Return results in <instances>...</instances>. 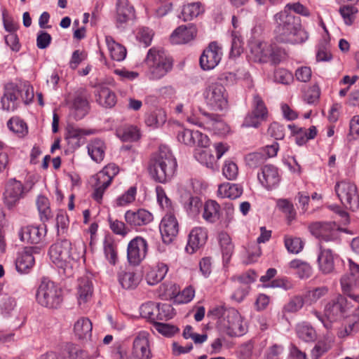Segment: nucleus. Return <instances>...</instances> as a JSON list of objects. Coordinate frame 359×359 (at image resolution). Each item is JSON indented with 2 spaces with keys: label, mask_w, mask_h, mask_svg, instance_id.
Returning a JSON list of instances; mask_svg holds the SVG:
<instances>
[{
  "label": "nucleus",
  "mask_w": 359,
  "mask_h": 359,
  "mask_svg": "<svg viewBox=\"0 0 359 359\" xmlns=\"http://www.w3.org/2000/svg\"><path fill=\"white\" fill-rule=\"evenodd\" d=\"M148 336V333L142 332L135 338L133 355L136 359H150L151 358Z\"/></svg>",
  "instance_id": "obj_22"
},
{
  "label": "nucleus",
  "mask_w": 359,
  "mask_h": 359,
  "mask_svg": "<svg viewBox=\"0 0 359 359\" xmlns=\"http://www.w3.org/2000/svg\"><path fill=\"white\" fill-rule=\"evenodd\" d=\"M258 178L262 184L268 189L276 187L280 182L278 170L271 165L264 166L262 169V175H258Z\"/></svg>",
  "instance_id": "obj_29"
},
{
  "label": "nucleus",
  "mask_w": 359,
  "mask_h": 359,
  "mask_svg": "<svg viewBox=\"0 0 359 359\" xmlns=\"http://www.w3.org/2000/svg\"><path fill=\"white\" fill-rule=\"evenodd\" d=\"M36 203L41 220L43 222L48 221L53 217L48 199L43 196H39Z\"/></svg>",
  "instance_id": "obj_47"
},
{
  "label": "nucleus",
  "mask_w": 359,
  "mask_h": 359,
  "mask_svg": "<svg viewBox=\"0 0 359 359\" xmlns=\"http://www.w3.org/2000/svg\"><path fill=\"white\" fill-rule=\"evenodd\" d=\"M289 266L295 271V274L300 279H308L312 276V266L306 261L294 259L289 263Z\"/></svg>",
  "instance_id": "obj_35"
},
{
  "label": "nucleus",
  "mask_w": 359,
  "mask_h": 359,
  "mask_svg": "<svg viewBox=\"0 0 359 359\" xmlns=\"http://www.w3.org/2000/svg\"><path fill=\"white\" fill-rule=\"evenodd\" d=\"M311 233L322 242L337 241V225L332 222H316L309 226Z\"/></svg>",
  "instance_id": "obj_11"
},
{
  "label": "nucleus",
  "mask_w": 359,
  "mask_h": 359,
  "mask_svg": "<svg viewBox=\"0 0 359 359\" xmlns=\"http://www.w3.org/2000/svg\"><path fill=\"white\" fill-rule=\"evenodd\" d=\"M103 252L105 259L111 265H116L118 261V248L111 238H106L103 242Z\"/></svg>",
  "instance_id": "obj_38"
},
{
  "label": "nucleus",
  "mask_w": 359,
  "mask_h": 359,
  "mask_svg": "<svg viewBox=\"0 0 359 359\" xmlns=\"http://www.w3.org/2000/svg\"><path fill=\"white\" fill-rule=\"evenodd\" d=\"M175 316L174 309L169 304H158L156 305L155 321L168 320Z\"/></svg>",
  "instance_id": "obj_51"
},
{
  "label": "nucleus",
  "mask_w": 359,
  "mask_h": 359,
  "mask_svg": "<svg viewBox=\"0 0 359 359\" xmlns=\"http://www.w3.org/2000/svg\"><path fill=\"white\" fill-rule=\"evenodd\" d=\"M205 117V130L212 131L215 135L224 137L230 133V127L216 114L202 112Z\"/></svg>",
  "instance_id": "obj_19"
},
{
  "label": "nucleus",
  "mask_w": 359,
  "mask_h": 359,
  "mask_svg": "<svg viewBox=\"0 0 359 359\" xmlns=\"http://www.w3.org/2000/svg\"><path fill=\"white\" fill-rule=\"evenodd\" d=\"M296 332L299 338L304 341H313L316 338L315 330L305 323L298 324L296 327Z\"/></svg>",
  "instance_id": "obj_49"
},
{
  "label": "nucleus",
  "mask_w": 359,
  "mask_h": 359,
  "mask_svg": "<svg viewBox=\"0 0 359 359\" xmlns=\"http://www.w3.org/2000/svg\"><path fill=\"white\" fill-rule=\"evenodd\" d=\"M166 121V114L163 109H156L146 114L144 122L147 126L158 128L161 126Z\"/></svg>",
  "instance_id": "obj_40"
},
{
  "label": "nucleus",
  "mask_w": 359,
  "mask_h": 359,
  "mask_svg": "<svg viewBox=\"0 0 359 359\" xmlns=\"http://www.w3.org/2000/svg\"><path fill=\"white\" fill-rule=\"evenodd\" d=\"M267 134L276 140H283L285 135V126L278 122L273 121L269 126Z\"/></svg>",
  "instance_id": "obj_57"
},
{
  "label": "nucleus",
  "mask_w": 359,
  "mask_h": 359,
  "mask_svg": "<svg viewBox=\"0 0 359 359\" xmlns=\"http://www.w3.org/2000/svg\"><path fill=\"white\" fill-rule=\"evenodd\" d=\"M219 242L224 259L229 261L233 251V245L230 236L226 233L222 232L219 234Z\"/></svg>",
  "instance_id": "obj_50"
},
{
  "label": "nucleus",
  "mask_w": 359,
  "mask_h": 359,
  "mask_svg": "<svg viewBox=\"0 0 359 359\" xmlns=\"http://www.w3.org/2000/svg\"><path fill=\"white\" fill-rule=\"evenodd\" d=\"M105 42L112 60L121 62L126 58L127 54L126 48L121 44L116 42L112 36H106Z\"/></svg>",
  "instance_id": "obj_34"
},
{
  "label": "nucleus",
  "mask_w": 359,
  "mask_h": 359,
  "mask_svg": "<svg viewBox=\"0 0 359 359\" xmlns=\"http://www.w3.org/2000/svg\"><path fill=\"white\" fill-rule=\"evenodd\" d=\"M148 244L147 241L140 236L132 239L127 248V258L133 265H138L147 256Z\"/></svg>",
  "instance_id": "obj_13"
},
{
  "label": "nucleus",
  "mask_w": 359,
  "mask_h": 359,
  "mask_svg": "<svg viewBox=\"0 0 359 359\" xmlns=\"http://www.w3.org/2000/svg\"><path fill=\"white\" fill-rule=\"evenodd\" d=\"M145 62L148 67V76L151 80L161 79L172 67V60L162 49H149Z\"/></svg>",
  "instance_id": "obj_4"
},
{
  "label": "nucleus",
  "mask_w": 359,
  "mask_h": 359,
  "mask_svg": "<svg viewBox=\"0 0 359 359\" xmlns=\"http://www.w3.org/2000/svg\"><path fill=\"white\" fill-rule=\"evenodd\" d=\"M67 104L69 109V116L76 121L84 118L90 111V104L86 91L79 89L72 96L69 97Z\"/></svg>",
  "instance_id": "obj_8"
},
{
  "label": "nucleus",
  "mask_w": 359,
  "mask_h": 359,
  "mask_svg": "<svg viewBox=\"0 0 359 359\" xmlns=\"http://www.w3.org/2000/svg\"><path fill=\"white\" fill-rule=\"evenodd\" d=\"M93 325L91 321L85 317H81L74 325V334L81 341H88L92 337Z\"/></svg>",
  "instance_id": "obj_28"
},
{
  "label": "nucleus",
  "mask_w": 359,
  "mask_h": 359,
  "mask_svg": "<svg viewBox=\"0 0 359 359\" xmlns=\"http://www.w3.org/2000/svg\"><path fill=\"white\" fill-rule=\"evenodd\" d=\"M336 194L341 203L355 210L359 208V195L356 186L348 181H341L335 185Z\"/></svg>",
  "instance_id": "obj_9"
},
{
  "label": "nucleus",
  "mask_w": 359,
  "mask_h": 359,
  "mask_svg": "<svg viewBox=\"0 0 359 359\" xmlns=\"http://www.w3.org/2000/svg\"><path fill=\"white\" fill-rule=\"evenodd\" d=\"M106 147L101 140L95 139L88 145V151L90 157H102Z\"/></svg>",
  "instance_id": "obj_55"
},
{
  "label": "nucleus",
  "mask_w": 359,
  "mask_h": 359,
  "mask_svg": "<svg viewBox=\"0 0 359 359\" xmlns=\"http://www.w3.org/2000/svg\"><path fill=\"white\" fill-rule=\"evenodd\" d=\"M216 318H220L221 328L230 337L242 336L245 332L243 318L239 312L234 309H224L217 307L210 311Z\"/></svg>",
  "instance_id": "obj_3"
},
{
  "label": "nucleus",
  "mask_w": 359,
  "mask_h": 359,
  "mask_svg": "<svg viewBox=\"0 0 359 359\" xmlns=\"http://www.w3.org/2000/svg\"><path fill=\"white\" fill-rule=\"evenodd\" d=\"M287 127L291 130L296 143L299 146L306 144L308 140L313 139L317 134V130L315 126H311L308 130L298 128L295 125L292 124L288 125Z\"/></svg>",
  "instance_id": "obj_32"
},
{
  "label": "nucleus",
  "mask_w": 359,
  "mask_h": 359,
  "mask_svg": "<svg viewBox=\"0 0 359 359\" xmlns=\"http://www.w3.org/2000/svg\"><path fill=\"white\" fill-rule=\"evenodd\" d=\"M203 206L201 200L198 196H190L184 204V208L189 215L196 216Z\"/></svg>",
  "instance_id": "obj_53"
},
{
  "label": "nucleus",
  "mask_w": 359,
  "mask_h": 359,
  "mask_svg": "<svg viewBox=\"0 0 359 359\" xmlns=\"http://www.w3.org/2000/svg\"><path fill=\"white\" fill-rule=\"evenodd\" d=\"M152 327L158 333L165 337H171L178 331V328L172 325L158 321H155Z\"/></svg>",
  "instance_id": "obj_62"
},
{
  "label": "nucleus",
  "mask_w": 359,
  "mask_h": 359,
  "mask_svg": "<svg viewBox=\"0 0 359 359\" xmlns=\"http://www.w3.org/2000/svg\"><path fill=\"white\" fill-rule=\"evenodd\" d=\"M205 102L212 109L222 111L228 107V94L225 87L219 83H212L203 93Z\"/></svg>",
  "instance_id": "obj_7"
},
{
  "label": "nucleus",
  "mask_w": 359,
  "mask_h": 359,
  "mask_svg": "<svg viewBox=\"0 0 359 359\" xmlns=\"http://www.w3.org/2000/svg\"><path fill=\"white\" fill-rule=\"evenodd\" d=\"M135 18L134 7L128 0H120L117 4L116 26L125 28L129 22Z\"/></svg>",
  "instance_id": "obj_23"
},
{
  "label": "nucleus",
  "mask_w": 359,
  "mask_h": 359,
  "mask_svg": "<svg viewBox=\"0 0 359 359\" xmlns=\"http://www.w3.org/2000/svg\"><path fill=\"white\" fill-rule=\"evenodd\" d=\"M222 174L229 180H234L238 175V168L231 160L225 161L222 167Z\"/></svg>",
  "instance_id": "obj_56"
},
{
  "label": "nucleus",
  "mask_w": 359,
  "mask_h": 359,
  "mask_svg": "<svg viewBox=\"0 0 359 359\" xmlns=\"http://www.w3.org/2000/svg\"><path fill=\"white\" fill-rule=\"evenodd\" d=\"M34 249L25 248L18 254L15 261L16 269L21 273H27L33 267L35 259L33 255Z\"/></svg>",
  "instance_id": "obj_30"
},
{
  "label": "nucleus",
  "mask_w": 359,
  "mask_h": 359,
  "mask_svg": "<svg viewBox=\"0 0 359 359\" xmlns=\"http://www.w3.org/2000/svg\"><path fill=\"white\" fill-rule=\"evenodd\" d=\"M168 271V266L164 263H158L156 266L151 268L147 273V281L148 284L154 285L161 281Z\"/></svg>",
  "instance_id": "obj_36"
},
{
  "label": "nucleus",
  "mask_w": 359,
  "mask_h": 359,
  "mask_svg": "<svg viewBox=\"0 0 359 359\" xmlns=\"http://www.w3.org/2000/svg\"><path fill=\"white\" fill-rule=\"evenodd\" d=\"M351 304V302H348L344 297L339 294L326 304L324 315L330 322L340 320L347 313Z\"/></svg>",
  "instance_id": "obj_10"
},
{
  "label": "nucleus",
  "mask_w": 359,
  "mask_h": 359,
  "mask_svg": "<svg viewBox=\"0 0 359 359\" xmlns=\"http://www.w3.org/2000/svg\"><path fill=\"white\" fill-rule=\"evenodd\" d=\"M85 245L82 242L74 243L66 239L57 241L49 249V255L52 262L59 268L63 269L65 276L73 275L74 269L84 256Z\"/></svg>",
  "instance_id": "obj_2"
},
{
  "label": "nucleus",
  "mask_w": 359,
  "mask_h": 359,
  "mask_svg": "<svg viewBox=\"0 0 359 359\" xmlns=\"http://www.w3.org/2000/svg\"><path fill=\"white\" fill-rule=\"evenodd\" d=\"M159 230L163 243L169 244L173 241L179 231V224L172 212H167L162 218Z\"/></svg>",
  "instance_id": "obj_15"
},
{
  "label": "nucleus",
  "mask_w": 359,
  "mask_h": 359,
  "mask_svg": "<svg viewBox=\"0 0 359 359\" xmlns=\"http://www.w3.org/2000/svg\"><path fill=\"white\" fill-rule=\"evenodd\" d=\"M93 292V283L88 276H83L78 280L77 298L79 305L86 304L92 297Z\"/></svg>",
  "instance_id": "obj_31"
},
{
  "label": "nucleus",
  "mask_w": 359,
  "mask_h": 359,
  "mask_svg": "<svg viewBox=\"0 0 359 359\" xmlns=\"http://www.w3.org/2000/svg\"><path fill=\"white\" fill-rule=\"evenodd\" d=\"M116 136L123 142H136L141 137L140 128L133 125H123L116 130Z\"/></svg>",
  "instance_id": "obj_33"
},
{
  "label": "nucleus",
  "mask_w": 359,
  "mask_h": 359,
  "mask_svg": "<svg viewBox=\"0 0 359 359\" xmlns=\"http://www.w3.org/2000/svg\"><path fill=\"white\" fill-rule=\"evenodd\" d=\"M272 47L266 43H259L251 48V51L255 54V60L260 62H268Z\"/></svg>",
  "instance_id": "obj_46"
},
{
  "label": "nucleus",
  "mask_w": 359,
  "mask_h": 359,
  "mask_svg": "<svg viewBox=\"0 0 359 359\" xmlns=\"http://www.w3.org/2000/svg\"><path fill=\"white\" fill-rule=\"evenodd\" d=\"M266 119L262 117V114H257L252 111L249 112L245 117L244 121L242 123L243 127L245 128H258L262 121Z\"/></svg>",
  "instance_id": "obj_59"
},
{
  "label": "nucleus",
  "mask_w": 359,
  "mask_h": 359,
  "mask_svg": "<svg viewBox=\"0 0 359 359\" xmlns=\"http://www.w3.org/2000/svg\"><path fill=\"white\" fill-rule=\"evenodd\" d=\"M285 246L290 253L298 254L304 248V243L300 238L285 236Z\"/></svg>",
  "instance_id": "obj_52"
},
{
  "label": "nucleus",
  "mask_w": 359,
  "mask_h": 359,
  "mask_svg": "<svg viewBox=\"0 0 359 359\" xmlns=\"http://www.w3.org/2000/svg\"><path fill=\"white\" fill-rule=\"evenodd\" d=\"M46 233V229L45 226H27L21 228L18 235L22 241L36 244L41 241Z\"/></svg>",
  "instance_id": "obj_25"
},
{
  "label": "nucleus",
  "mask_w": 359,
  "mask_h": 359,
  "mask_svg": "<svg viewBox=\"0 0 359 359\" xmlns=\"http://www.w3.org/2000/svg\"><path fill=\"white\" fill-rule=\"evenodd\" d=\"M162 161L155 158V161L149 165V171L151 177L160 183H165L169 179L167 177L168 173L163 171Z\"/></svg>",
  "instance_id": "obj_45"
},
{
  "label": "nucleus",
  "mask_w": 359,
  "mask_h": 359,
  "mask_svg": "<svg viewBox=\"0 0 359 359\" xmlns=\"http://www.w3.org/2000/svg\"><path fill=\"white\" fill-rule=\"evenodd\" d=\"M305 303V298L300 295H297L290 299V300L284 306V311L287 313H295L300 310Z\"/></svg>",
  "instance_id": "obj_60"
},
{
  "label": "nucleus",
  "mask_w": 359,
  "mask_h": 359,
  "mask_svg": "<svg viewBox=\"0 0 359 359\" xmlns=\"http://www.w3.org/2000/svg\"><path fill=\"white\" fill-rule=\"evenodd\" d=\"M177 140L180 142L188 146H198L207 148L210 144V140L208 135L198 130L184 129L177 134Z\"/></svg>",
  "instance_id": "obj_16"
},
{
  "label": "nucleus",
  "mask_w": 359,
  "mask_h": 359,
  "mask_svg": "<svg viewBox=\"0 0 359 359\" xmlns=\"http://www.w3.org/2000/svg\"><path fill=\"white\" fill-rule=\"evenodd\" d=\"M124 217L126 223L133 228L145 226L151 222L154 219L153 215L143 208L127 210Z\"/></svg>",
  "instance_id": "obj_20"
},
{
  "label": "nucleus",
  "mask_w": 359,
  "mask_h": 359,
  "mask_svg": "<svg viewBox=\"0 0 359 359\" xmlns=\"http://www.w3.org/2000/svg\"><path fill=\"white\" fill-rule=\"evenodd\" d=\"M25 187L21 182L11 179L6 184L4 203L8 208L11 209L25 196Z\"/></svg>",
  "instance_id": "obj_14"
},
{
  "label": "nucleus",
  "mask_w": 359,
  "mask_h": 359,
  "mask_svg": "<svg viewBox=\"0 0 359 359\" xmlns=\"http://www.w3.org/2000/svg\"><path fill=\"white\" fill-rule=\"evenodd\" d=\"M197 34L196 26L192 23L179 26L170 36V41L175 44L187 43L193 40Z\"/></svg>",
  "instance_id": "obj_21"
},
{
  "label": "nucleus",
  "mask_w": 359,
  "mask_h": 359,
  "mask_svg": "<svg viewBox=\"0 0 359 359\" xmlns=\"http://www.w3.org/2000/svg\"><path fill=\"white\" fill-rule=\"evenodd\" d=\"M204 12V6L201 2H193L184 5L182 15L184 21L191 20Z\"/></svg>",
  "instance_id": "obj_41"
},
{
  "label": "nucleus",
  "mask_w": 359,
  "mask_h": 359,
  "mask_svg": "<svg viewBox=\"0 0 359 359\" xmlns=\"http://www.w3.org/2000/svg\"><path fill=\"white\" fill-rule=\"evenodd\" d=\"M66 140L68 148L65 151V155H70L76 148L80 146V140L82 137L92 135L94 130L82 129L73 125H68L66 128Z\"/></svg>",
  "instance_id": "obj_17"
},
{
  "label": "nucleus",
  "mask_w": 359,
  "mask_h": 359,
  "mask_svg": "<svg viewBox=\"0 0 359 359\" xmlns=\"http://www.w3.org/2000/svg\"><path fill=\"white\" fill-rule=\"evenodd\" d=\"M36 299L42 306L56 309L62 302V290L49 278H43L36 290Z\"/></svg>",
  "instance_id": "obj_5"
},
{
  "label": "nucleus",
  "mask_w": 359,
  "mask_h": 359,
  "mask_svg": "<svg viewBox=\"0 0 359 359\" xmlns=\"http://www.w3.org/2000/svg\"><path fill=\"white\" fill-rule=\"evenodd\" d=\"M20 90L13 83H7L4 86V93L1 99L2 109L7 111H13L18 107Z\"/></svg>",
  "instance_id": "obj_18"
},
{
  "label": "nucleus",
  "mask_w": 359,
  "mask_h": 359,
  "mask_svg": "<svg viewBox=\"0 0 359 359\" xmlns=\"http://www.w3.org/2000/svg\"><path fill=\"white\" fill-rule=\"evenodd\" d=\"M243 50V41L240 33L237 31L231 32V56L236 57L241 54Z\"/></svg>",
  "instance_id": "obj_54"
},
{
  "label": "nucleus",
  "mask_w": 359,
  "mask_h": 359,
  "mask_svg": "<svg viewBox=\"0 0 359 359\" xmlns=\"http://www.w3.org/2000/svg\"><path fill=\"white\" fill-rule=\"evenodd\" d=\"M96 102L102 107L111 108L116 103V96L114 91L104 85L95 87Z\"/></svg>",
  "instance_id": "obj_27"
},
{
  "label": "nucleus",
  "mask_w": 359,
  "mask_h": 359,
  "mask_svg": "<svg viewBox=\"0 0 359 359\" xmlns=\"http://www.w3.org/2000/svg\"><path fill=\"white\" fill-rule=\"evenodd\" d=\"M328 287L327 286H320L308 290L305 295V303L312 305L316 303L320 299L325 297L328 293Z\"/></svg>",
  "instance_id": "obj_48"
},
{
  "label": "nucleus",
  "mask_w": 359,
  "mask_h": 359,
  "mask_svg": "<svg viewBox=\"0 0 359 359\" xmlns=\"http://www.w3.org/2000/svg\"><path fill=\"white\" fill-rule=\"evenodd\" d=\"M243 193L242 187L236 184L229 182L220 184L217 190V196L221 198H229L236 199Z\"/></svg>",
  "instance_id": "obj_37"
},
{
  "label": "nucleus",
  "mask_w": 359,
  "mask_h": 359,
  "mask_svg": "<svg viewBox=\"0 0 359 359\" xmlns=\"http://www.w3.org/2000/svg\"><path fill=\"white\" fill-rule=\"evenodd\" d=\"M162 161L155 158V161L149 165V171L151 177L160 183H165L169 179L167 177L168 173L163 171Z\"/></svg>",
  "instance_id": "obj_44"
},
{
  "label": "nucleus",
  "mask_w": 359,
  "mask_h": 359,
  "mask_svg": "<svg viewBox=\"0 0 359 359\" xmlns=\"http://www.w3.org/2000/svg\"><path fill=\"white\" fill-rule=\"evenodd\" d=\"M294 76L288 70L278 68L274 72V80L280 83L288 85L292 82Z\"/></svg>",
  "instance_id": "obj_63"
},
{
  "label": "nucleus",
  "mask_w": 359,
  "mask_h": 359,
  "mask_svg": "<svg viewBox=\"0 0 359 359\" xmlns=\"http://www.w3.org/2000/svg\"><path fill=\"white\" fill-rule=\"evenodd\" d=\"M276 27L275 39L278 42L299 44L304 43L309 38V34L302 27L301 18L287 10L274 15Z\"/></svg>",
  "instance_id": "obj_1"
},
{
  "label": "nucleus",
  "mask_w": 359,
  "mask_h": 359,
  "mask_svg": "<svg viewBox=\"0 0 359 359\" xmlns=\"http://www.w3.org/2000/svg\"><path fill=\"white\" fill-rule=\"evenodd\" d=\"M337 257L331 250L320 247L318 256V265L319 271L324 275L332 274L335 272L334 258Z\"/></svg>",
  "instance_id": "obj_24"
},
{
  "label": "nucleus",
  "mask_w": 359,
  "mask_h": 359,
  "mask_svg": "<svg viewBox=\"0 0 359 359\" xmlns=\"http://www.w3.org/2000/svg\"><path fill=\"white\" fill-rule=\"evenodd\" d=\"M339 13L345 23L351 25L354 20L355 15L358 13V8L354 6H343L340 8Z\"/></svg>",
  "instance_id": "obj_64"
},
{
  "label": "nucleus",
  "mask_w": 359,
  "mask_h": 359,
  "mask_svg": "<svg viewBox=\"0 0 359 359\" xmlns=\"http://www.w3.org/2000/svg\"><path fill=\"white\" fill-rule=\"evenodd\" d=\"M119 168L114 163H109L94 177L95 183L93 185V198L101 203L105 190L111 184L114 177L119 172Z\"/></svg>",
  "instance_id": "obj_6"
},
{
  "label": "nucleus",
  "mask_w": 359,
  "mask_h": 359,
  "mask_svg": "<svg viewBox=\"0 0 359 359\" xmlns=\"http://www.w3.org/2000/svg\"><path fill=\"white\" fill-rule=\"evenodd\" d=\"M219 205L215 201H208L204 205L203 219L210 223L215 222L219 219Z\"/></svg>",
  "instance_id": "obj_39"
},
{
  "label": "nucleus",
  "mask_w": 359,
  "mask_h": 359,
  "mask_svg": "<svg viewBox=\"0 0 359 359\" xmlns=\"http://www.w3.org/2000/svg\"><path fill=\"white\" fill-rule=\"evenodd\" d=\"M7 126L10 130L20 137H23L28 134V126L24 120L18 116L12 117L7 122Z\"/></svg>",
  "instance_id": "obj_42"
},
{
  "label": "nucleus",
  "mask_w": 359,
  "mask_h": 359,
  "mask_svg": "<svg viewBox=\"0 0 359 359\" xmlns=\"http://www.w3.org/2000/svg\"><path fill=\"white\" fill-rule=\"evenodd\" d=\"M157 201L161 207L168 212H172L173 207L171 200L167 196L164 189L161 187L156 188Z\"/></svg>",
  "instance_id": "obj_58"
},
{
  "label": "nucleus",
  "mask_w": 359,
  "mask_h": 359,
  "mask_svg": "<svg viewBox=\"0 0 359 359\" xmlns=\"http://www.w3.org/2000/svg\"><path fill=\"white\" fill-rule=\"evenodd\" d=\"M207 238L208 234L205 229L203 227L194 228L189 234L186 251L189 254L194 253L205 245Z\"/></svg>",
  "instance_id": "obj_26"
},
{
  "label": "nucleus",
  "mask_w": 359,
  "mask_h": 359,
  "mask_svg": "<svg viewBox=\"0 0 359 359\" xmlns=\"http://www.w3.org/2000/svg\"><path fill=\"white\" fill-rule=\"evenodd\" d=\"M277 206L287 215L289 222L294 219L296 212L294 209L293 204L287 199H279L277 201Z\"/></svg>",
  "instance_id": "obj_61"
},
{
  "label": "nucleus",
  "mask_w": 359,
  "mask_h": 359,
  "mask_svg": "<svg viewBox=\"0 0 359 359\" xmlns=\"http://www.w3.org/2000/svg\"><path fill=\"white\" fill-rule=\"evenodd\" d=\"M222 55V47L216 41L210 43L200 57L201 67L205 71L213 69L220 62Z\"/></svg>",
  "instance_id": "obj_12"
},
{
  "label": "nucleus",
  "mask_w": 359,
  "mask_h": 359,
  "mask_svg": "<svg viewBox=\"0 0 359 359\" xmlns=\"http://www.w3.org/2000/svg\"><path fill=\"white\" fill-rule=\"evenodd\" d=\"M118 281L123 288L132 290L140 283V278L133 271H123L119 274Z\"/></svg>",
  "instance_id": "obj_43"
}]
</instances>
